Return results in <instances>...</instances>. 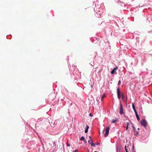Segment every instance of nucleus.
<instances>
[{"label": "nucleus", "instance_id": "obj_6", "mask_svg": "<svg viewBox=\"0 0 152 152\" xmlns=\"http://www.w3.org/2000/svg\"><path fill=\"white\" fill-rule=\"evenodd\" d=\"M117 69V67H116L115 68L113 69L111 72V74H113L115 73V72L116 71Z\"/></svg>", "mask_w": 152, "mask_h": 152}, {"label": "nucleus", "instance_id": "obj_8", "mask_svg": "<svg viewBox=\"0 0 152 152\" xmlns=\"http://www.w3.org/2000/svg\"><path fill=\"white\" fill-rule=\"evenodd\" d=\"M117 121V120L116 119H113L112 121V123H115Z\"/></svg>", "mask_w": 152, "mask_h": 152}, {"label": "nucleus", "instance_id": "obj_21", "mask_svg": "<svg viewBox=\"0 0 152 152\" xmlns=\"http://www.w3.org/2000/svg\"><path fill=\"white\" fill-rule=\"evenodd\" d=\"M133 128L134 130V131H135V128L134 127H133Z\"/></svg>", "mask_w": 152, "mask_h": 152}, {"label": "nucleus", "instance_id": "obj_12", "mask_svg": "<svg viewBox=\"0 0 152 152\" xmlns=\"http://www.w3.org/2000/svg\"><path fill=\"white\" fill-rule=\"evenodd\" d=\"M80 140H84V141H85V139H84V137L83 136H82V137L80 139Z\"/></svg>", "mask_w": 152, "mask_h": 152}, {"label": "nucleus", "instance_id": "obj_5", "mask_svg": "<svg viewBox=\"0 0 152 152\" xmlns=\"http://www.w3.org/2000/svg\"><path fill=\"white\" fill-rule=\"evenodd\" d=\"M88 142L89 143L91 144V146H95V144L93 143V141L91 139H90V140H88Z\"/></svg>", "mask_w": 152, "mask_h": 152}, {"label": "nucleus", "instance_id": "obj_13", "mask_svg": "<svg viewBox=\"0 0 152 152\" xmlns=\"http://www.w3.org/2000/svg\"><path fill=\"white\" fill-rule=\"evenodd\" d=\"M132 107H133V108L134 110H135V109H136L135 108V106H134V104H132Z\"/></svg>", "mask_w": 152, "mask_h": 152}, {"label": "nucleus", "instance_id": "obj_3", "mask_svg": "<svg viewBox=\"0 0 152 152\" xmlns=\"http://www.w3.org/2000/svg\"><path fill=\"white\" fill-rule=\"evenodd\" d=\"M110 128V127H107L105 129L106 133L104 134V136L105 137H106L107 136L109 133Z\"/></svg>", "mask_w": 152, "mask_h": 152}, {"label": "nucleus", "instance_id": "obj_20", "mask_svg": "<svg viewBox=\"0 0 152 152\" xmlns=\"http://www.w3.org/2000/svg\"><path fill=\"white\" fill-rule=\"evenodd\" d=\"M89 115L90 116H92V115H91V113L89 114Z\"/></svg>", "mask_w": 152, "mask_h": 152}, {"label": "nucleus", "instance_id": "obj_28", "mask_svg": "<svg viewBox=\"0 0 152 152\" xmlns=\"http://www.w3.org/2000/svg\"><path fill=\"white\" fill-rule=\"evenodd\" d=\"M96 144H97V145H98V144L96 143Z\"/></svg>", "mask_w": 152, "mask_h": 152}, {"label": "nucleus", "instance_id": "obj_25", "mask_svg": "<svg viewBox=\"0 0 152 152\" xmlns=\"http://www.w3.org/2000/svg\"><path fill=\"white\" fill-rule=\"evenodd\" d=\"M94 152H98L96 151H94Z\"/></svg>", "mask_w": 152, "mask_h": 152}, {"label": "nucleus", "instance_id": "obj_26", "mask_svg": "<svg viewBox=\"0 0 152 152\" xmlns=\"http://www.w3.org/2000/svg\"><path fill=\"white\" fill-rule=\"evenodd\" d=\"M139 129H140L139 128L138 129V130H139Z\"/></svg>", "mask_w": 152, "mask_h": 152}, {"label": "nucleus", "instance_id": "obj_4", "mask_svg": "<svg viewBox=\"0 0 152 152\" xmlns=\"http://www.w3.org/2000/svg\"><path fill=\"white\" fill-rule=\"evenodd\" d=\"M117 93L118 98L119 99H120L121 98V95L120 93V90L119 88H118L117 89Z\"/></svg>", "mask_w": 152, "mask_h": 152}, {"label": "nucleus", "instance_id": "obj_15", "mask_svg": "<svg viewBox=\"0 0 152 152\" xmlns=\"http://www.w3.org/2000/svg\"><path fill=\"white\" fill-rule=\"evenodd\" d=\"M134 111L135 112V113L136 115H137V114H138L137 113V111L136 110V109H135V110H134Z\"/></svg>", "mask_w": 152, "mask_h": 152}, {"label": "nucleus", "instance_id": "obj_11", "mask_svg": "<svg viewBox=\"0 0 152 152\" xmlns=\"http://www.w3.org/2000/svg\"><path fill=\"white\" fill-rule=\"evenodd\" d=\"M106 97V96L105 95H104L101 97V100L102 101L103 99Z\"/></svg>", "mask_w": 152, "mask_h": 152}, {"label": "nucleus", "instance_id": "obj_1", "mask_svg": "<svg viewBox=\"0 0 152 152\" xmlns=\"http://www.w3.org/2000/svg\"><path fill=\"white\" fill-rule=\"evenodd\" d=\"M147 122L145 120L143 119L141 121V124L144 127L147 126Z\"/></svg>", "mask_w": 152, "mask_h": 152}, {"label": "nucleus", "instance_id": "obj_17", "mask_svg": "<svg viewBox=\"0 0 152 152\" xmlns=\"http://www.w3.org/2000/svg\"><path fill=\"white\" fill-rule=\"evenodd\" d=\"M121 95L122 96V99H124V96L123 94L122 93L121 94Z\"/></svg>", "mask_w": 152, "mask_h": 152}, {"label": "nucleus", "instance_id": "obj_18", "mask_svg": "<svg viewBox=\"0 0 152 152\" xmlns=\"http://www.w3.org/2000/svg\"><path fill=\"white\" fill-rule=\"evenodd\" d=\"M121 81L120 80H119V81H118V85H119L120 84H121Z\"/></svg>", "mask_w": 152, "mask_h": 152}, {"label": "nucleus", "instance_id": "obj_29", "mask_svg": "<svg viewBox=\"0 0 152 152\" xmlns=\"http://www.w3.org/2000/svg\"><path fill=\"white\" fill-rule=\"evenodd\" d=\"M138 133L137 132V134Z\"/></svg>", "mask_w": 152, "mask_h": 152}, {"label": "nucleus", "instance_id": "obj_16", "mask_svg": "<svg viewBox=\"0 0 152 152\" xmlns=\"http://www.w3.org/2000/svg\"><path fill=\"white\" fill-rule=\"evenodd\" d=\"M134 111L135 112V113L136 115H137V114H138L137 113V111L136 110V109H135V110H134Z\"/></svg>", "mask_w": 152, "mask_h": 152}, {"label": "nucleus", "instance_id": "obj_24", "mask_svg": "<svg viewBox=\"0 0 152 152\" xmlns=\"http://www.w3.org/2000/svg\"><path fill=\"white\" fill-rule=\"evenodd\" d=\"M89 137L90 139H91V137L90 136H89Z\"/></svg>", "mask_w": 152, "mask_h": 152}, {"label": "nucleus", "instance_id": "obj_10", "mask_svg": "<svg viewBox=\"0 0 152 152\" xmlns=\"http://www.w3.org/2000/svg\"><path fill=\"white\" fill-rule=\"evenodd\" d=\"M129 124V122H127L126 124V130H127L128 129Z\"/></svg>", "mask_w": 152, "mask_h": 152}, {"label": "nucleus", "instance_id": "obj_27", "mask_svg": "<svg viewBox=\"0 0 152 152\" xmlns=\"http://www.w3.org/2000/svg\"><path fill=\"white\" fill-rule=\"evenodd\" d=\"M96 144H97V145H98V144L96 143Z\"/></svg>", "mask_w": 152, "mask_h": 152}, {"label": "nucleus", "instance_id": "obj_14", "mask_svg": "<svg viewBox=\"0 0 152 152\" xmlns=\"http://www.w3.org/2000/svg\"><path fill=\"white\" fill-rule=\"evenodd\" d=\"M125 150H126V152H128V151L127 149L126 148V145L125 146Z\"/></svg>", "mask_w": 152, "mask_h": 152}, {"label": "nucleus", "instance_id": "obj_22", "mask_svg": "<svg viewBox=\"0 0 152 152\" xmlns=\"http://www.w3.org/2000/svg\"><path fill=\"white\" fill-rule=\"evenodd\" d=\"M84 142H85V143H86V141L85 140V141H84Z\"/></svg>", "mask_w": 152, "mask_h": 152}, {"label": "nucleus", "instance_id": "obj_19", "mask_svg": "<svg viewBox=\"0 0 152 152\" xmlns=\"http://www.w3.org/2000/svg\"><path fill=\"white\" fill-rule=\"evenodd\" d=\"M77 152V150H76L75 151H73V152Z\"/></svg>", "mask_w": 152, "mask_h": 152}, {"label": "nucleus", "instance_id": "obj_2", "mask_svg": "<svg viewBox=\"0 0 152 152\" xmlns=\"http://www.w3.org/2000/svg\"><path fill=\"white\" fill-rule=\"evenodd\" d=\"M120 113L121 115H122L124 113V110L123 108L122 105L121 103L120 104Z\"/></svg>", "mask_w": 152, "mask_h": 152}, {"label": "nucleus", "instance_id": "obj_23", "mask_svg": "<svg viewBox=\"0 0 152 152\" xmlns=\"http://www.w3.org/2000/svg\"><path fill=\"white\" fill-rule=\"evenodd\" d=\"M104 130L103 131V132H102V133L103 134H104Z\"/></svg>", "mask_w": 152, "mask_h": 152}, {"label": "nucleus", "instance_id": "obj_7", "mask_svg": "<svg viewBox=\"0 0 152 152\" xmlns=\"http://www.w3.org/2000/svg\"><path fill=\"white\" fill-rule=\"evenodd\" d=\"M89 128V127L88 125L86 126V129H85V133H86L88 132V129Z\"/></svg>", "mask_w": 152, "mask_h": 152}, {"label": "nucleus", "instance_id": "obj_9", "mask_svg": "<svg viewBox=\"0 0 152 152\" xmlns=\"http://www.w3.org/2000/svg\"><path fill=\"white\" fill-rule=\"evenodd\" d=\"M137 120L139 121L140 120V118L138 114H137L136 115Z\"/></svg>", "mask_w": 152, "mask_h": 152}]
</instances>
